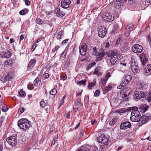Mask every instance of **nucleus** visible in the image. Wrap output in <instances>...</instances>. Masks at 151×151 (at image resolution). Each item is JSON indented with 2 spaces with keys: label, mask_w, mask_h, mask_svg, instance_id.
<instances>
[{
  "label": "nucleus",
  "mask_w": 151,
  "mask_h": 151,
  "mask_svg": "<svg viewBox=\"0 0 151 151\" xmlns=\"http://www.w3.org/2000/svg\"><path fill=\"white\" fill-rule=\"evenodd\" d=\"M18 125L21 129L26 130L31 127V122L26 119H22L18 121Z\"/></svg>",
  "instance_id": "1"
},
{
  "label": "nucleus",
  "mask_w": 151,
  "mask_h": 151,
  "mask_svg": "<svg viewBox=\"0 0 151 151\" xmlns=\"http://www.w3.org/2000/svg\"><path fill=\"white\" fill-rule=\"evenodd\" d=\"M140 115L138 108L134 107L131 112L130 119L133 122H138L140 119Z\"/></svg>",
  "instance_id": "2"
},
{
  "label": "nucleus",
  "mask_w": 151,
  "mask_h": 151,
  "mask_svg": "<svg viewBox=\"0 0 151 151\" xmlns=\"http://www.w3.org/2000/svg\"><path fill=\"white\" fill-rule=\"evenodd\" d=\"M105 52H104L102 48H98L94 47L93 48V54L94 55L99 56L98 58L99 60H101L105 55Z\"/></svg>",
  "instance_id": "3"
},
{
  "label": "nucleus",
  "mask_w": 151,
  "mask_h": 151,
  "mask_svg": "<svg viewBox=\"0 0 151 151\" xmlns=\"http://www.w3.org/2000/svg\"><path fill=\"white\" fill-rule=\"evenodd\" d=\"M145 93L143 91H136L134 94L133 98L136 101H137L141 99L145 96Z\"/></svg>",
  "instance_id": "4"
},
{
  "label": "nucleus",
  "mask_w": 151,
  "mask_h": 151,
  "mask_svg": "<svg viewBox=\"0 0 151 151\" xmlns=\"http://www.w3.org/2000/svg\"><path fill=\"white\" fill-rule=\"evenodd\" d=\"M106 28L104 26H99L98 29V34L99 37H104L106 34Z\"/></svg>",
  "instance_id": "5"
},
{
  "label": "nucleus",
  "mask_w": 151,
  "mask_h": 151,
  "mask_svg": "<svg viewBox=\"0 0 151 151\" xmlns=\"http://www.w3.org/2000/svg\"><path fill=\"white\" fill-rule=\"evenodd\" d=\"M6 141L9 144L12 146H15L17 143V139L15 136H11L6 139Z\"/></svg>",
  "instance_id": "6"
},
{
  "label": "nucleus",
  "mask_w": 151,
  "mask_h": 151,
  "mask_svg": "<svg viewBox=\"0 0 151 151\" xmlns=\"http://www.w3.org/2000/svg\"><path fill=\"white\" fill-rule=\"evenodd\" d=\"M109 138L106 136L102 134L101 135L98 139L99 142L105 145H107V142L109 140Z\"/></svg>",
  "instance_id": "7"
},
{
  "label": "nucleus",
  "mask_w": 151,
  "mask_h": 151,
  "mask_svg": "<svg viewBox=\"0 0 151 151\" xmlns=\"http://www.w3.org/2000/svg\"><path fill=\"white\" fill-rule=\"evenodd\" d=\"M132 49L134 53H139L142 51L143 49L141 45L139 44H135L132 47Z\"/></svg>",
  "instance_id": "8"
},
{
  "label": "nucleus",
  "mask_w": 151,
  "mask_h": 151,
  "mask_svg": "<svg viewBox=\"0 0 151 151\" xmlns=\"http://www.w3.org/2000/svg\"><path fill=\"white\" fill-rule=\"evenodd\" d=\"M11 56V53L8 50H4L1 52L0 57L4 58H9Z\"/></svg>",
  "instance_id": "9"
},
{
  "label": "nucleus",
  "mask_w": 151,
  "mask_h": 151,
  "mask_svg": "<svg viewBox=\"0 0 151 151\" xmlns=\"http://www.w3.org/2000/svg\"><path fill=\"white\" fill-rule=\"evenodd\" d=\"M128 88L124 89L120 91V97L122 99L127 97L130 93V92L129 91Z\"/></svg>",
  "instance_id": "10"
},
{
  "label": "nucleus",
  "mask_w": 151,
  "mask_h": 151,
  "mask_svg": "<svg viewBox=\"0 0 151 151\" xmlns=\"http://www.w3.org/2000/svg\"><path fill=\"white\" fill-rule=\"evenodd\" d=\"M79 51L81 55H85L87 51V46L85 43H82L79 46Z\"/></svg>",
  "instance_id": "11"
},
{
  "label": "nucleus",
  "mask_w": 151,
  "mask_h": 151,
  "mask_svg": "<svg viewBox=\"0 0 151 151\" xmlns=\"http://www.w3.org/2000/svg\"><path fill=\"white\" fill-rule=\"evenodd\" d=\"M151 116L149 114H147L144 115L142 117H140V119L139 122H141L142 124L146 123L148 120L150 119Z\"/></svg>",
  "instance_id": "12"
},
{
  "label": "nucleus",
  "mask_w": 151,
  "mask_h": 151,
  "mask_svg": "<svg viewBox=\"0 0 151 151\" xmlns=\"http://www.w3.org/2000/svg\"><path fill=\"white\" fill-rule=\"evenodd\" d=\"M71 3L70 0H62L61 3V6L63 8L68 9Z\"/></svg>",
  "instance_id": "13"
},
{
  "label": "nucleus",
  "mask_w": 151,
  "mask_h": 151,
  "mask_svg": "<svg viewBox=\"0 0 151 151\" xmlns=\"http://www.w3.org/2000/svg\"><path fill=\"white\" fill-rule=\"evenodd\" d=\"M131 126V124L129 122H122L120 126V128L122 129H126L130 128Z\"/></svg>",
  "instance_id": "14"
},
{
  "label": "nucleus",
  "mask_w": 151,
  "mask_h": 151,
  "mask_svg": "<svg viewBox=\"0 0 151 151\" xmlns=\"http://www.w3.org/2000/svg\"><path fill=\"white\" fill-rule=\"evenodd\" d=\"M133 25L130 24H128L126 27L125 29V35L127 37L129 36L130 31H131L133 28Z\"/></svg>",
  "instance_id": "15"
},
{
  "label": "nucleus",
  "mask_w": 151,
  "mask_h": 151,
  "mask_svg": "<svg viewBox=\"0 0 151 151\" xmlns=\"http://www.w3.org/2000/svg\"><path fill=\"white\" fill-rule=\"evenodd\" d=\"M36 62V59H31L28 65L27 70L29 71H30L31 69L35 65Z\"/></svg>",
  "instance_id": "16"
},
{
  "label": "nucleus",
  "mask_w": 151,
  "mask_h": 151,
  "mask_svg": "<svg viewBox=\"0 0 151 151\" xmlns=\"http://www.w3.org/2000/svg\"><path fill=\"white\" fill-rule=\"evenodd\" d=\"M118 55H114L111 56L110 62L111 64V65H115L116 64V62L118 59Z\"/></svg>",
  "instance_id": "17"
},
{
  "label": "nucleus",
  "mask_w": 151,
  "mask_h": 151,
  "mask_svg": "<svg viewBox=\"0 0 151 151\" xmlns=\"http://www.w3.org/2000/svg\"><path fill=\"white\" fill-rule=\"evenodd\" d=\"M131 70L133 73L134 74L139 73L140 72V70L139 69L138 66L135 65H131Z\"/></svg>",
  "instance_id": "18"
},
{
  "label": "nucleus",
  "mask_w": 151,
  "mask_h": 151,
  "mask_svg": "<svg viewBox=\"0 0 151 151\" xmlns=\"http://www.w3.org/2000/svg\"><path fill=\"white\" fill-rule=\"evenodd\" d=\"M144 74L149 76L151 74V64L147 65L144 69Z\"/></svg>",
  "instance_id": "19"
},
{
  "label": "nucleus",
  "mask_w": 151,
  "mask_h": 151,
  "mask_svg": "<svg viewBox=\"0 0 151 151\" xmlns=\"http://www.w3.org/2000/svg\"><path fill=\"white\" fill-rule=\"evenodd\" d=\"M93 74L94 75L96 74L97 76L101 75L102 73L101 67L100 66H97L95 69Z\"/></svg>",
  "instance_id": "20"
},
{
  "label": "nucleus",
  "mask_w": 151,
  "mask_h": 151,
  "mask_svg": "<svg viewBox=\"0 0 151 151\" xmlns=\"http://www.w3.org/2000/svg\"><path fill=\"white\" fill-rule=\"evenodd\" d=\"M105 17L104 18L106 20L108 21H113L114 19L113 17H112V15L109 13H105L104 15Z\"/></svg>",
  "instance_id": "21"
},
{
  "label": "nucleus",
  "mask_w": 151,
  "mask_h": 151,
  "mask_svg": "<svg viewBox=\"0 0 151 151\" xmlns=\"http://www.w3.org/2000/svg\"><path fill=\"white\" fill-rule=\"evenodd\" d=\"M139 109L142 113L145 112L148 109L149 106L146 104H142L139 106Z\"/></svg>",
  "instance_id": "22"
},
{
  "label": "nucleus",
  "mask_w": 151,
  "mask_h": 151,
  "mask_svg": "<svg viewBox=\"0 0 151 151\" xmlns=\"http://www.w3.org/2000/svg\"><path fill=\"white\" fill-rule=\"evenodd\" d=\"M55 12L58 17H62L65 15V13L62 11H61L60 8H56Z\"/></svg>",
  "instance_id": "23"
},
{
  "label": "nucleus",
  "mask_w": 151,
  "mask_h": 151,
  "mask_svg": "<svg viewBox=\"0 0 151 151\" xmlns=\"http://www.w3.org/2000/svg\"><path fill=\"white\" fill-rule=\"evenodd\" d=\"M140 58L142 65H144L145 64L147 59L145 57V55L143 52L140 55Z\"/></svg>",
  "instance_id": "24"
},
{
  "label": "nucleus",
  "mask_w": 151,
  "mask_h": 151,
  "mask_svg": "<svg viewBox=\"0 0 151 151\" xmlns=\"http://www.w3.org/2000/svg\"><path fill=\"white\" fill-rule=\"evenodd\" d=\"M132 78L131 76L129 75H127L125 76L124 80L122 81L126 83V85H127L131 80Z\"/></svg>",
  "instance_id": "25"
},
{
  "label": "nucleus",
  "mask_w": 151,
  "mask_h": 151,
  "mask_svg": "<svg viewBox=\"0 0 151 151\" xmlns=\"http://www.w3.org/2000/svg\"><path fill=\"white\" fill-rule=\"evenodd\" d=\"M60 46L59 45H57L55 46V47L52 50V52L51 53L52 55L53 56H54L55 55L56 52H55V51H57L60 48Z\"/></svg>",
  "instance_id": "26"
},
{
  "label": "nucleus",
  "mask_w": 151,
  "mask_h": 151,
  "mask_svg": "<svg viewBox=\"0 0 151 151\" xmlns=\"http://www.w3.org/2000/svg\"><path fill=\"white\" fill-rule=\"evenodd\" d=\"M96 82L94 80L91 83H89L88 85V88L89 89H91L92 87H93L96 85Z\"/></svg>",
  "instance_id": "27"
},
{
  "label": "nucleus",
  "mask_w": 151,
  "mask_h": 151,
  "mask_svg": "<svg viewBox=\"0 0 151 151\" xmlns=\"http://www.w3.org/2000/svg\"><path fill=\"white\" fill-rule=\"evenodd\" d=\"M89 149L86 146L81 147L77 151H88Z\"/></svg>",
  "instance_id": "28"
},
{
  "label": "nucleus",
  "mask_w": 151,
  "mask_h": 151,
  "mask_svg": "<svg viewBox=\"0 0 151 151\" xmlns=\"http://www.w3.org/2000/svg\"><path fill=\"white\" fill-rule=\"evenodd\" d=\"M67 51V49H65V50L63 52L60 56V59H64L65 58L66 55Z\"/></svg>",
  "instance_id": "29"
},
{
  "label": "nucleus",
  "mask_w": 151,
  "mask_h": 151,
  "mask_svg": "<svg viewBox=\"0 0 151 151\" xmlns=\"http://www.w3.org/2000/svg\"><path fill=\"white\" fill-rule=\"evenodd\" d=\"M18 93L19 96L22 97H24L26 96V93L23 91L22 89Z\"/></svg>",
  "instance_id": "30"
},
{
  "label": "nucleus",
  "mask_w": 151,
  "mask_h": 151,
  "mask_svg": "<svg viewBox=\"0 0 151 151\" xmlns=\"http://www.w3.org/2000/svg\"><path fill=\"white\" fill-rule=\"evenodd\" d=\"M13 63V61L12 60H8L5 62V65H9L11 66L12 65Z\"/></svg>",
  "instance_id": "31"
},
{
  "label": "nucleus",
  "mask_w": 151,
  "mask_h": 151,
  "mask_svg": "<svg viewBox=\"0 0 151 151\" xmlns=\"http://www.w3.org/2000/svg\"><path fill=\"white\" fill-rule=\"evenodd\" d=\"M28 10L27 9H22L19 12V14L22 15L25 14L28 12Z\"/></svg>",
  "instance_id": "32"
},
{
  "label": "nucleus",
  "mask_w": 151,
  "mask_h": 151,
  "mask_svg": "<svg viewBox=\"0 0 151 151\" xmlns=\"http://www.w3.org/2000/svg\"><path fill=\"white\" fill-rule=\"evenodd\" d=\"M40 80L39 78H37L35 80L34 82V84L35 86H37L40 84Z\"/></svg>",
  "instance_id": "33"
},
{
  "label": "nucleus",
  "mask_w": 151,
  "mask_h": 151,
  "mask_svg": "<svg viewBox=\"0 0 151 151\" xmlns=\"http://www.w3.org/2000/svg\"><path fill=\"white\" fill-rule=\"evenodd\" d=\"M112 88V86L111 85H109L107 87H106L104 90V93H106L108 91L110 90Z\"/></svg>",
  "instance_id": "34"
},
{
  "label": "nucleus",
  "mask_w": 151,
  "mask_h": 151,
  "mask_svg": "<svg viewBox=\"0 0 151 151\" xmlns=\"http://www.w3.org/2000/svg\"><path fill=\"white\" fill-rule=\"evenodd\" d=\"M126 85V83L122 81L120 85L117 86V88L119 89H122V87H124Z\"/></svg>",
  "instance_id": "35"
},
{
  "label": "nucleus",
  "mask_w": 151,
  "mask_h": 151,
  "mask_svg": "<svg viewBox=\"0 0 151 151\" xmlns=\"http://www.w3.org/2000/svg\"><path fill=\"white\" fill-rule=\"evenodd\" d=\"M57 90L55 88H53L50 91V93L52 95H55L57 93Z\"/></svg>",
  "instance_id": "36"
},
{
  "label": "nucleus",
  "mask_w": 151,
  "mask_h": 151,
  "mask_svg": "<svg viewBox=\"0 0 151 151\" xmlns=\"http://www.w3.org/2000/svg\"><path fill=\"white\" fill-rule=\"evenodd\" d=\"M118 31V27L117 26L114 27V29L112 31L111 33L114 34L117 33Z\"/></svg>",
  "instance_id": "37"
},
{
  "label": "nucleus",
  "mask_w": 151,
  "mask_h": 151,
  "mask_svg": "<svg viewBox=\"0 0 151 151\" xmlns=\"http://www.w3.org/2000/svg\"><path fill=\"white\" fill-rule=\"evenodd\" d=\"M63 32V31H60L56 35V37L58 39H61V37L62 36V33Z\"/></svg>",
  "instance_id": "38"
},
{
  "label": "nucleus",
  "mask_w": 151,
  "mask_h": 151,
  "mask_svg": "<svg viewBox=\"0 0 151 151\" xmlns=\"http://www.w3.org/2000/svg\"><path fill=\"white\" fill-rule=\"evenodd\" d=\"M125 111V109L122 108L119 109L116 111V112L119 113H124Z\"/></svg>",
  "instance_id": "39"
},
{
  "label": "nucleus",
  "mask_w": 151,
  "mask_h": 151,
  "mask_svg": "<svg viewBox=\"0 0 151 151\" xmlns=\"http://www.w3.org/2000/svg\"><path fill=\"white\" fill-rule=\"evenodd\" d=\"M107 81V80L106 79H105L104 78H102L101 79V83H102V85L103 86H105Z\"/></svg>",
  "instance_id": "40"
},
{
  "label": "nucleus",
  "mask_w": 151,
  "mask_h": 151,
  "mask_svg": "<svg viewBox=\"0 0 151 151\" xmlns=\"http://www.w3.org/2000/svg\"><path fill=\"white\" fill-rule=\"evenodd\" d=\"M115 4V7L116 9H119V8L121 6V4L120 3V2H117Z\"/></svg>",
  "instance_id": "41"
},
{
  "label": "nucleus",
  "mask_w": 151,
  "mask_h": 151,
  "mask_svg": "<svg viewBox=\"0 0 151 151\" xmlns=\"http://www.w3.org/2000/svg\"><path fill=\"white\" fill-rule=\"evenodd\" d=\"M96 62H94L93 63H92L89 64L87 67V69L88 70L90 68H92L93 66L95 65H96Z\"/></svg>",
  "instance_id": "42"
},
{
  "label": "nucleus",
  "mask_w": 151,
  "mask_h": 151,
  "mask_svg": "<svg viewBox=\"0 0 151 151\" xmlns=\"http://www.w3.org/2000/svg\"><path fill=\"white\" fill-rule=\"evenodd\" d=\"M116 121V118H113V119H112L111 121L109 122V125L111 126L113 125L115 123Z\"/></svg>",
  "instance_id": "43"
},
{
  "label": "nucleus",
  "mask_w": 151,
  "mask_h": 151,
  "mask_svg": "<svg viewBox=\"0 0 151 151\" xmlns=\"http://www.w3.org/2000/svg\"><path fill=\"white\" fill-rule=\"evenodd\" d=\"M86 81L83 80H81V81H78L77 83L78 84H82L84 86H85L86 84Z\"/></svg>",
  "instance_id": "44"
},
{
  "label": "nucleus",
  "mask_w": 151,
  "mask_h": 151,
  "mask_svg": "<svg viewBox=\"0 0 151 151\" xmlns=\"http://www.w3.org/2000/svg\"><path fill=\"white\" fill-rule=\"evenodd\" d=\"M100 91L99 90H96L95 92L94 95L95 96L97 97L99 96L100 95Z\"/></svg>",
  "instance_id": "45"
},
{
  "label": "nucleus",
  "mask_w": 151,
  "mask_h": 151,
  "mask_svg": "<svg viewBox=\"0 0 151 151\" xmlns=\"http://www.w3.org/2000/svg\"><path fill=\"white\" fill-rule=\"evenodd\" d=\"M111 73L110 72L107 73L105 75L104 78L107 80L111 76Z\"/></svg>",
  "instance_id": "46"
},
{
  "label": "nucleus",
  "mask_w": 151,
  "mask_h": 151,
  "mask_svg": "<svg viewBox=\"0 0 151 151\" xmlns=\"http://www.w3.org/2000/svg\"><path fill=\"white\" fill-rule=\"evenodd\" d=\"M40 105L42 107L44 108L46 104L43 101H42L40 103Z\"/></svg>",
  "instance_id": "47"
},
{
  "label": "nucleus",
  "mask_w": 151,
  "mask_h": 151,
  "mask_svg": "<svg viewBox=\"0 0 151 151\" xmlns=\"http://www.w3.org/2000/svg\"><path fill=\"white\" fill-rule=\"evenodd\" d=\"M36 22L38 24H40L43 23V22L39 18L37 19Z\"/></svg>",
  "instance_id": "48"
},
{
  "label": "nucleus",
  "mask_w": 151,
  "mask_h": 151,
  "mask_svg": "<svg viewBox=\"0 0 151 151\" xmlns=\"http://www.w3.org/2000/svg\"><path fill=\"white\" fill-rule=\"evenodd\" d=\"M27 88L31 90L34 88V86L33 85L28 84L27 85Z\"/></svg>",
  "instance_id": "49"
},
{
  "label": "nucleus",
  "mask_w": 151,
  "mask_h": 151,
  "mask_svg": "<svg viewBox=\"0 0 151 151\" xmlns=\"http://www.w3.org/2000/svg\"><path fill=\"white\" fill-rule=\"evenodd\" d=\"M4 119L5 117L4 116H2L1 117L0 119V127L1 126L2 123L4 120Z\"/></svg>",
  "instance_id": "50"
},
{
  "label": "nucleus",
  "mask_w": 151,
  "mask_h": 151,
  "mask_svg": "<svg viewBox=\"0 0 151 151\" xmlns=\"http://www.w3.org/2000/svg\"><path fill=\"white\" fill-rule=\"evenodd\" d=\"M1 110L3 112L6 111L8 110L7 107L5 106H3L2 107Z\"/></svg>",
  "instance_id": "51"
},
{
  "label": "nucleus",
  "mask_w": 151,
  "mask_h": 151,
  "mask_svg": "<svg viewBox=\"0 0 151 151\" xmlns=\"http://www.w3.org/2000/svg\"><path fill=\"white\" fill-rule=\"evenodd\" d=\"M131 61L132 64L134 63L135 62V58L134 56H132L131 57Z\"/></svg>",
  "instance_id": "52"
},
{
  "label": "nucleus",
  "mask_w": 151,
  "mask_h": 151,
  "mask_svg": "<svg viewBox=\"0 0 151 151\" xmlns=\"http://www.w3.org/2000/svg\"><path fill=\"white\" fill-rule=\"evenodd\" d=\"M76 104L79 106H81V101L80 100H77L76 101Z\"/></svg>",
  "instance_id": "53"
},
{
  "label": "nucleus",
  "mask_w": 151,
  "mask_h": 151,
  "mask_svg": "<svg viewBox=\"0 0 151 151\" xmlns=\"http://www.w3.org/2000/svg\"><path fill=\"white\" fill-rule=\"evenodd\" d=\"M118 50L116 49H114L111 52L113 53V54L116 55V54L118 53ZM118 55V54H116Z\"/></svg>",
  "instance_id": "54"
},
{
  "label": "nucleus",
  "mask_w": 151,
  "mask_h": 151,
  "mask_svg": "<svg viewBox=\"0 0 151 151\" xmlns=\"http://www.w3.org/2000/svg\"><path fill=\"white\" fill-rule=\"evenodd\" d=\"M43 77L45 79L49 77V75L48 73H45L43 75Z\"/></svg>",
  "instance_id": "55"
},
{
  "label": "nucleus",
  "mask_w": 151,
  "mask_h": 151,
  "mask_svg": "<svg viewBox=\"0 0 151 151\" xmlns=\"http://www.w3.org/2000/svg\"><path fill=\"white\" fill-rule=\"evenodd\" d=\"M68 40H69L68 39H66L65 40H63L62 42V45H64V44L67 43V42H68Z\"/></svg>",
  "instance_id": "56"
},
{
  "label": "nucleus",
  "mask_w": 151,
  "mask_h": 151,
  "mask_svg": "<svg viewBox=\"0 0 151 151\" xmlns=\"http://www.w3.org/2000/svg\"><path fill=\"white\" fill-rule=\"evenodd\" d=\"M60 78L61 80H66L67 78L66 76H64L63 75L60 76Z\"/></svg>",
  "instance_id": "57"
},
{
  "label": "nucleus",
  "mask_w": 151,
  "mask_h": 151,
  "mask_svg": "<svg viewBox=\"0 0 151 151\" xmlns=\"http://www.w3.org/2000/svg\"><path fill=\"white\" fill-rule=\"evenodd\" d=\"M25 4L27 5H29L30 4V2L29 0H26L25 1Z\"/></svg>",
  "instance_id": "58"
},
{
  "label": "nucleus",
  "mask_w": 151,
  "mask_h": 151,
  "mask_svg": "<svg viewBox=\"0 0 151 151\" xmlns=\"http://www.w3.org/2000/svg\"><path fill=\"white\" fill-rule=\"evenodd\" d=\"M88 58L87 57H86L85 58L81 59V61L82 62H83L85 61L88 60Z\"/></svg>",
  "instance_id": "59"
},
{
  "label": "nucleus",
  "mask_w": 151,
  "mask_h": 151,
  "mask_svg": "<svg viewBox=\"0 0 151 151\" xmlns=\"http://www.w3.org/2000/svg\"><path fill=\"white\" fill-rule=\"evenodd\" d=\"M125 136V134L124 133H121L119 135V136L121 137H124Z\"/></svg>",
  "instance_id": "60"
},
{
  "label": "nucleus",
  "mask_w": 151,
  "mask_h": 151,
  "mask_svg": "<svg viewBox=\"0 0 151 151\" xmlns=\"http://www.w3.org/2000/svg\"><path fill=\"white\" fill-rule=\"evenodd\" d=\"M129 3L130 4H133L134 3L135 0H128Z\"/></svg>",
  "instance_id": "61"
},
{
  "label": "nucleus",
  "mask_w": 151,
  "mask_h": 151,
  "mask_svg": "<svg viewBox=\"0 0 151 151\" xmlns=\"http://www.w3.org/2000/svg\"><path fill=\"white\" fill-rule=\"evenodd\" d=\"M19 111L20 112V114H22L24 111V108H21L19 109Z\"/></svg>",
  "instance_id": "62"
},
{
  "label": "nucleus",
  "mask_w": 151,
  "mask_h": 151,
  "mask_svg": "<svg viewBox=\"0 0 151 151\" xmlns=\"http://www.w3.org/2000/svg\"><path fill=\"white\" fill-rule=\"evenodd\" d=\"M70 112H68L67 114L66 117L67 118L69 119L70 118Z\"/></svg>",
  "instance_id": "63"
},
{
  "label": "nucleus",
  "mask_w": 151,
  "mask_h": 151,
  "mask_svg": "<svg viewBox=\"0 0 151 151\" xmlns=\"http://www.w3.org/2000/svg\"><path fill=\"white\" fill-rule=\"evenodd\" d=\"M80 125V123H78L76 125V127H75V130H76L79 127Z\"/></svg>",
  "instance_id": "64"
}]
</instances>
